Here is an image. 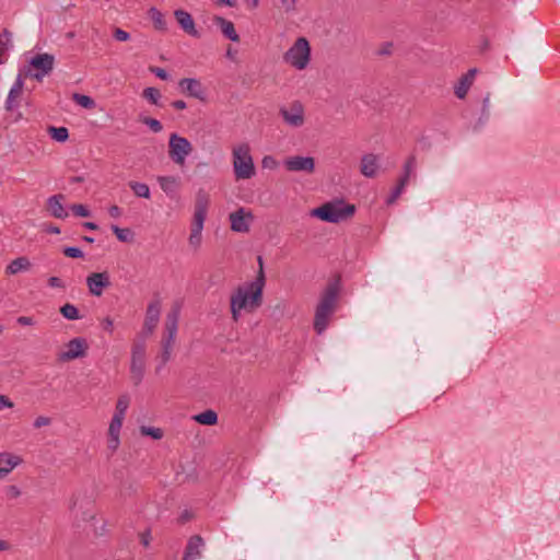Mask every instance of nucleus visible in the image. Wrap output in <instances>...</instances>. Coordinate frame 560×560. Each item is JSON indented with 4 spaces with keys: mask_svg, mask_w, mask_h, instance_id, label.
<instances>
[{
    "mask_svg": "<svg viewBox=\"0 0 560 560\" xmlns=\"http://www.w3.org/2000/svg\"><path fill=\"white\" fill-rule=\"evenodd\" d=\"M73 101L84 108H93L95 106L94 100L89 95L74 93Z\"/></svg>",
    "mask_w": 560,
    "mask_h": 560,
    "instance_id": "obj_39",
    "label": "nucleus"
},
{
    "mask_svg": "<svg viewBox=\"0 0 560 560\" xmlns=\"http://www.w3.org/2000/svg\"><path fill=\"white\" fill-rule=\"evenodd\" d=\"M16 323L21 326H32L35 324V320L31 316H20L18 317Z\"/></svg>",
    "mask_w": 560,
    "mask_h": 560,
    "instance_id": "obj_52",
    "label": "nucleus"
},
{
    "mask_svg": "<svg viewBox=\"0 0 560 560\" xmlns=\"http://www.w3.org/2000/svg\"><path fill=\"white\" fill-rule=\"evenodd\" d=\"M280 2L287 12L295 10L296 0H280Z\"/></svg>",
    "mask_w": 560,
    "mask_h": 560,
    "instance_id": "obj_57",
    "label": "nucleus"
},
{
    "mask_svg": "<svg viewBox=\"0 0 560 560\" xmlns=\"http://www.w3.org/2000/svg\"><path fill=\"white\" fill-rule=\"evenodd\" d=\"M141 122L148 126L155 133L161 132L163 129L161 121L152 117H143L141 118Z\"/></svg>",
    "mask_w": 560,
    "mask_h": 560,
    "instance_id": "obj_43",
    "label": "nucleus"
},
{
    "mask_svg": "<svg viewBox=\"0 0 560 560\" xmlns=\"http://www.w3.org/2000/svg\"><path fill=\"white\" fill-rule=\"evenodd\" d=\"M113 36L118 42H127L130 38V34L119 27L115 28Z\"/></svg>",
    "mask_w": 560,
    "mask_h": 560,
    "instance_id": "obj_49",
    "label": "nucleus"
},
{
    "mask_svg": "<svg viewBox=\"0 0 560 560\" xmlns=\"http://www.w3.org/2000/svg\"><path fill=\"white\" fill-rule=\"evenodd\" d=\"M172 106L177 109V110H182V109H185L187 107V104L185 101L183 100H177V101H174L172 103Z\"/></svg>",
    "mask_w": 560,
    "mask_h": 560,
    "instance_id": "obj_62",
    "label": "nucleus"
},
{
    "mask_svg": "<svg viewBox=\"0 0 560 560\" xmlns=\"http://www.w3.org/2000/svg\"><path fill=\"white\" fill-rule=\"evenodd\" d=\"M178 88L183 94L194 97L202 103L207 102V89L200 80L195 78H184L179 80Z\"/></svg>",
    "mask_w": 560,
    "mask_h": 560,
    "instance_id": "obj_13",
    "label": "nucleus"
},
{
    "mask_svg": "<svg viewBox=\"0 0 560 560\" xmlns=\"http://www.w3.org/2000/svg\"><path fill=\"white\" fill-rule=\"evenodd\" d=\"M51 423V419L49 417H46V416H38L34 422H33V427L35 429H40L43 427H47Z\"/></svg>",
    "mask_w": 560,
    "mask_h": 560,
    "instance_id": "obj_48",
    "label": "nucleus"
},
{
    "mask_svg": "<svg viewBox=\"0 0 560 560\" xmlns=\"http://www.w3.org/2000/svg\"><path fill=\"white\" fill-rule=\"evenodd\" d=\"M476 72H477L476 69H470V70H468V72L466 74H464L459 79V81L455 85V90H454V93L458 98L463 100L467 95L468 90L470 89V86L472 84Z\"/></svg>",
    "mask_w": 560,
    "mask_h": 560,
    "instance_id": "obj_26",
    "label": "nucleus"
},
{
    "mask_svg": "<svg viewBox=\"0 0 560 560\" xmlns=\"http://www.w3.org/2000/svg\"><path fill=\"white\" fill-rule=\"evenodd\" d=\"M148 15L151 19L153 26L156 31L166 32L167 23L164 18V14L156 8L152 7L148 11Z\"/></svg>",
    "mask_w": 560,
    "mask_h": 560,
    "instance_id": "obj_30",
    "label": "nucleus"
},
{
    "mask_svg": "<svg viewBox=\"0 0 560 560\" xmlns=\"http://www.w3.org/2000/svg\"><path fill=\"white\" fill-rule=\"evenodd\" d=\"M284 61L298 70L307 67L311 58L310 43L305 37H299L283 56Z\"/></svg>",
    "mask_w": 560,
    "mask_h": 560,
    "instance_id": "obj_7",
    "label": "nucleus"
},
{
    "mask_svg": "<svg viewBox=\"0 0 560 560\" xmlns=\"http://www.w3.org/2000/svg\"><path fill=\"white\" fill-rule=\"evenodd\" d=\"M47 284L48 287L54 289H66V283L63 282V280L56 276L49 277Z\"/></svg>",
    "mask_w": 560,
    "mask_h": 560,
    "instance_id": "obj_47",
    "label": "nucleus"
},
{
    "mask_svg": "<svg viewBox=\"0 0 560 560\" xmlns=\"http://www.w3.org/2000/svg\"><path fill=\"white\" fill-rule=\"evenodd\" d=\"M32 264L26 256H21L13 259L5 268L7 275H16L21 271L30 270Z\"/></svg>",
    "mask_w": 560,
    "mask_h": 560,
    "instance_id": "obj_27",
    "label": "nucleus"
},
{
    "mask_svg": "<svg viewBox=\"0 0 560 560\" xmlns=\"http://www.w3.org/2000/svg\"><path fill=\"white\" fill-rule=\"evenodd\" d=\"M158 182L161 189L171 198H174L178 189V179L174 176H159Z\"/></svg>",
    "mask_w": 560,
    "mask_h": 560,
    "instance_id": "obj_28",
    "label": "nucleus"
},
{
    "mask_svg": "<svg viewBox=\"0 0 560 560\" xmlns=\"http://www.w3.org/2000/svg\"><path fill=\"white\" fill-rule=\"evenodd\" d=\"M9 493L12 498H18L21 495V490L16 486H10Z\"/></svg>",
    "mask_w": 560,
    "mask_h": 560,
    "instance_id": "obj_63",
    "label": "nucleus"
},
{
    "mask_svg": "<svg viewBox=\"0 0 560 560\" xmlns=\"http://www.w3.org/2000/svg\"><path fill=\"white\" fill-rule=\"evenodd\" d=\"M63 200L65 196L62 194L54 195L47 199V209L56 219H66L68 217V212L62 205Z\"/></svg>",
    "mask_w": 560,
    "mask_h": 560,
    "instance_id": "obj_22",
    "label": "nucleus"
},
{
    "mask_svg": "<svg viewBox=\"0 0 560 560\" xmlns=\"http://www.w3.org/2000/svg\"><path fill=\"white\" fill-rule=\"evenodd\" d=\"M488 107H489V95H487L485 98H483V104H482V116L488 119L489 117V110H488Z\"/></svg>",
    "mask_w": 560,
    "mask_h": 560,
    "instance_id": "obj_61",
    "label": "nucleus"
},
{
    "mask_svg": "<svg viewBox=\"0 0 560 560\" xmlns=\"http://www.w3.org/2000/svg\"><path fill=\"white\" fill-rule=\"evenodd\" d=\"M378 170V159L377 155L373 153L364 154L361 159L360 171L362 175L369 178H373L376 176Z\"/></svg>",
    "mask_w": 560,
    "mask_h": 560,
    "instance_id": "obj_24",
    "label": "nucleus"
},
{
    "mask_svg": "<svg viewBox=\"0 0 560 560\" xmlns=\"http://www.w3.org/2000/svg\"><path fill=\"white\" fill-rule=\"evenodd\" d=\"M130 398L128 395H121L116 402V410L114 416L125 418L126 411L129 407Z\"/></svg>",
    "mask_w": 560,
    "mask_h": 560,
    "instance_id": "obj_38",
    "label": "nucleus"
},
{
    "mask_svg": "<svg viewBox=\"0 0 560 560\" xmlns=\"http://www.w3.org/2000/svg\"><path fill=\"white\" fill-rule=\"evenodd\" d=\"M119 446V435L109 436L108 435V448L115 452Z\"/></svg>",
    "mask_w": 560,
    "mask_h": 560,
    "instance_id": "obj_54",
    "label": "nucleus"
},
{
    "mask_svg": "<svg viewBox=\"0 0 560 560\" xmlns=\"http://www.w3.org/2000/svg\"><path fill=\"white\" fill-rule=\"evenodd\" d=\"M54 67L55 56L48 52H40L33 56L20 71H22L24 78H32L37 82H42L45 77L52 72Z\"/></svg>",
    "mask_w": 560,
    "mask_h": 560,
    "instance_id": "obj_5",
    "label": "nucleus"
},
{
    "mask_svg": "<svg viewBox=\"0 0 560 560\" xmlns=\"http://www.w3.org/2000/svg\"><path fill=\"white\" fill-rule=\"evenodd\" d=\"M339 281L329 282L322 293L319 303L317 304L314 317V330L322 335L329 323L330 316L334 314L339 295Z\"/></svg>",
    "mask_w": 560,
    "mask_h": 560,
    "instance_id": "obj_2",
    "label": "nucleus"
},
{
    "mask_svg": "<svg viewBox=\"0 0 560 560\" xmlns=\"http://www.w3.org/2000/svg\"><path fill=\"white\" fill-rule=\"evenodd\" d=\"M129 187L137 197L149 199L151 196L150 188L145 183L130 182Z\"/></svg>",
    "mask_w": 560,
    "mask_h": 560,
    "instance_id": "obj_34",
    "label": "nucleus"
},
{
    "mask_svg": "<svg viewBox=\"0 0 560 560\" xmlns=\"http://www.w3.org/2000/svg\"><path fill=\"white\" fill-rule=\"evenodd\" d=\"M141 544L144 546V547H148L150 545V540H151V534H150V530H145L144 533L141 534Z\"/></svg>",
    "mask_w": 560,
    "mask_h": 560,
    "instance_id": "obj_59",
    "label": "nucleus"
},
{
    "mask_svg": "<svg viewBox=\"0 0 560 560\" xmlns=\"http://www.w3.org/2000/svg\"><path fill=\"white\" fill-rule=\"evenodd\" d=\"M416 165H417V160H416V156L415 155H410L407 161L405 162V165H404V174L401 175L400 178H406V183H408L409 180V177L411 175V173L413 172V170L416 168Z\"/></svg>",
    "mask_w": 560,
    "mask_h": 560,
    "instance_id": "obj_41",
    "label": "nucleus"
},
{
    "mask_svg": "<svg viewBox=\"0 0 560 560\" xmlns=\"http://www.w3.org/2000/svg\"><path fill=\"white\" fill-rule=\"evenodd\" d=\"M24 77L22 71H20L15 78L13 85L11 86L8 97L5 100V109L8 112H13L14 109L20 107V98L23 93L24 88Z\"/></svg>",
    "mask_w": 560,
    "mask_h": 560,
    "instance_id": "obj_16",
    "label": "nucleus"
},
{
    "mask_svg": "<svg viewBox=\"0 0 560 560\" xmlns=\"http://www.w3.org/2000/svg\"><path fill=\"white\" fill-rule=\"evenodd\" d=\"M191 151L192 145L187 138L175 132L171 133L168 140V156L174 163L184 165L186 156H188Z\"/></svg>",
    "mask_w": 560,
    "mask_h": 560,
    "instance_id": "obj_8",
    "label": "nucleus"
},
{
    "mask_svg": "<svg viewBox=\"0 0 560 560\" xmlns=\"http://www.w3.org/2000/svg\"><path fill=\"white\" fill-rule=\"evenodd\" d=\"M62 254L69 258H83L84 253L79 247L66 246L62 248Z\"/></svg>",
    "mask_w": 560,
    "mask_h": 560,
    "instance_id": "obj_45",
    "label": "nucleus"
},
{
    "mask_svg": "<svg viewBox=\"0 0 560 560\" xmlns=\"http://www.w3.org/2000/svg\"><path fill=\"white\" fill-rule=\"evenodd\" d=\"M174 16L185 33L195 38L200 37V33L197 31L194 19L189 12L183 9H177L174 11Z\"/></svg>",
    "mask_w": 560,
    "mask_h": 560,
    "instance_id": "obj_19",
    "label": "nucleus"
},
{
    "mask_svg": "<svg viewBox=\"0 0 560 560\" xmlns=\"http://www.w3.org/2000/svg\"><path fill=\"white\" fill-rule=\"evenodd\" d=\"M60 314L68 320H77L81 318L79 310L71 303H66L60 307Z\"/></svg>",
    "mask_w": 560,
    "mask_h": 560,
    "instance_id": "obj_33",
    "label": "nucleus"
},
{
    "mask_svg": "<svg viewBox=\"0 0 560 560\" xmlns=\"http://www.w3.org/2000/svg\"><path fill=\"white\" fill-rule=\"evenodd\" d=\"M209 205H210L209 195L203 189H199L196 195L195 211H194V218H192V222H191L190 232L202 233Z\"/></svg>",
    "mask_w": 560,
    "mask_h": 560,
    "instance_id": "obj_9",
    "label": "nucleus"
},
{
    "mask_svg": "<svg viewBox=\"0 0 560 560\" xmlns=\"http://www.w3.org/2000/svg\"><path fill=\"white\" fill-rule=\"evenodd\" d=\"M178 328V312L173 311L167 314L162 337V351L160 354V364L155 368V373L159 374L165 364L171 360L172 351L175 345L176 334Z\"/></svg>",
    "mask_w": 560,
    "mask_h": 560,
    "instance_id": "obj_4",
    "label": "nucleus"
},
{
    "mask_svg": "<svg viewBox=\"0 0 560 560\" xmlns=\"http://www.w3.org/2000/svg\"><path fill=\"white\" fill-rule=\"evenodd\" d=\"M284 166L290 172L313 173L315 168V161L311 156L295 155L288 158L284 161Z\"/></svg>",
    "mask_w": 560,
    "mask_h": 560,
    "instance_id": "obj_17",
    "label": "nucleus"
},
{
    "mask_svg": "<svg viewBox=\"0 0 560 560\" xmlns=\"http://www.w3.org/2000/svg\"><path fill=\"white\" fill-rule=\"evenodd\" d=\"M70 209L75 217L88 218L91 215L90 209L82 203H73Z\"/></svg>",
    "mask_w": 560,
    "mask_h": 560,
    "instance_id": "obj_44",
    "label": "nucleus"
},
{
    "mask_svg": "<svg viewBox=\"0 0 560 560\" xmlns=\"http://www.w3.org/2000/svg\"><path fill=\"white\" fill-rule=\"evenodd\" d=\"M262 167L265 168H275L277 166V161L275 158L267 155L261 161Z\"/></svg>",
    "mask_w": 560,
    "mask_h": 560,
    "instance_id": "obj_51",
    "label": "nucleus"
},
{
    "mask_svg": "<svg viewBox=\"0 0 560 560\" xmlns=\"http://www.w3.org/2000/svg\"><path fill=\"white\" fill-rule=\"evenodd\" d=\"M393 52V44L392 43H384L382 48L378 51V55L381 56H389Z\"/></svg>",
    "mask_w": 560,
    "mask_h": 560,
    "instance_id": "obj_56",
    "label": "nucleus"
},
{
    "mask_svg": "<svg viewBox=\"0 0 560 560\" xmlns=\"http://www.w3.org/2000/svg\"><path fill=\"white\" fill-rule=\"evenodd\" d=\"M145 348L143 340L132 345L130 374L135 385H139L144 375Z\"/></svg>",
    "mask_w": 560,
    "mask_h": 560,
    "instance_id": "obj_11",
    "label": "nucleus"
},
{
    "mask_svg": "<svg viewBox=\"0 0 560 560\" xmlns=\"http://www.w3.org/2000/svg\"><path fill=\"white\" fill-rule=\"evenodd\" d=\"M201 240H202V233H192V232H190V235H189V238H188V243H189V245L191 247L197 249L201 245Z\"/></svg>",
    "mask_w": 560,
    "mask_h": 560,
    "instance_id": "obj_46",
    "label": "nucleus"
},
{
    "mask_svg": "<svg viewBox=\"0 0 560 560\" xmlns=\"http://www.w3.org/2000/svg\"><path fill=\"white\" fill-rule=\"evenodd\" d=\"M150 71L161 80H167L170 77L167 71L160 67H150Z\"/></svg>",
    "mask_w": 560,
    "mask_h": 560,
    "instance_id": "obj_50",
    "label": "nucleus"
},
{
    "mask_svg": "<svg viewBox=\"0 0 560 560\" xmlns=\"http://www.w3.org/2000/svg\"><path fill=\"white\" fill-rule=\"evenodd\" d=\"M279 114L291 127H301L304 124V108L299 101L291 103L289 107H281Z\"/></svg>",
    "mask_w": 560,
    "mask_h": 560,
    "instance_id": "obj_14",
    "label": "nucleus"
},
{
    "mask_svg": "<svg viewBox=\"0 0 560 560\" xmlns=\"http://www.w3.org/2000/svg\"><path fill=\"white\" fill-rule=\"evenodd\" d=\"M122 421H124V418L113 416L112 421L109 423V428H108V435L109 436H114V435H119L120 434V429H121V425H122Z\"/></svg>",
    "mask_w": 560,
    "mask_h": 560,
    "instance_id": "obj_42",
    "label": "nucleus"
},
{
    "mask_svg": "<svg viewBox=\"0 0 560 560\" xmlns=\"http://www.w3.org/2000/svg\"><path fill=\"white\" fill-rule=\"evenodd\" d=\"M113 327H114V323H113V319L110 317H106L104 320H103V328L109 332L113 331Z\"/></svg>",
    "mask_w": 560,
    "mask_h": 560,
    "instance_id": "obj_60",
    "label": "nucleus"
},
{
    "mask_svg": "<svg viewBox=\"0 0 560 560\" xmlns=\"http://www.w3.org/2000/svg\"><path fill=\"white\" fill-rule=\"evenodd\" d=\"M253 219L250 212H246L244 208L230 213L231 230L238 233H246L249 231V224L246 219Z\"/></svg>",
    "mask_w": 560,
    "mask_h": 560,
    "instance_id": "obj_18",
    "label": "nucleus"
},
{
    "mask_svg": "<svg viewBox=\"0 0 560 560\" xmlns=\"http://www.w3.org/2000/svg\"><path fill=\"white\" fill-rule=\"evenodd\" d=\"M205 541L200 535L191 536L186 545L183 560H196L201 556Z\"/></svg>",
    "mask_w": 560,
    "mask_h": 560,
    "instance_id": "obj_20",
    "label": "nucleus"
},
{
    "mask_svg": "<svg viewBox=\"0 0 560 560\" xmlns=\"http://www.w3.org/2000/svg\"><path fill=\"white\" fill-rule=\"evenodd\" d=\"M48 133L54 140H56L58 142H65L69 138V131L66 127L50 126L48 128Z\"/></svg>",
    "mask_w": 560,
    "mask_h": 560,
    "instance_id": "obj_35",
    "label": "nucleus"
},
{
    "mask_svg": "<svg viewBox=\"0 0 560 560\" xmlns=\"http://www.w3.org/2000/svg\"><path fill=\"white\" fill-rule=\"evenodd\" d=\"M259 271L255 280L238 285L230 298V308L232 318L237 322L241 312L253 313L262 304V292L266 283L265 272L262 269V258L258 256Z\"/></svg>",
    "mask_w": 560,
    "mask_h": 560,
    "instance_id": "obj_1",
    "label": "nucleus"
},
{
    "mask_svg": "<svg viewBox=\"0 0 560 560\" xmlns=\"http://www.w3.org/2000/svg\"><path fill=\"white\" fill-rule=\"evenodd\" d=\"M12 47L11 32L4 28L0 34V65L5 63L8 51Z\"/></svg>",
    "mask_w": 560,
    "mask_h": 560,
    "instance_id": "obj_29",
    "label": "nucleus"
},
{
    "mask_svg": "<svg viewBox=\"0 0 560 560\" xmlns=\"http://www.w3.org/2000/svg\"><path fill=\"white\" fill-rule=\"evenodd\" d=\"M108 214L109 217L117 219L122 214V210L118 206L113 205L108 208Z\"/></svg>",
    "mask_w": 560,
    "mask_h": 560,
    "instance_id": "obj_55",
    "label": "nucleus"
},
{
    "mask_svg": "<svg viewBox=\"0 0 560 560\" xmlns=\"http://www.w3.org/2000/svg\"><path fill=\"white\" fill-rule=\"evenodd\" d=\"M191 518H192V513L190 511H188V510H185V511L182 512V514L179 516V522L182 524H184V523L190 521Z\"/></svg>",
    "mask_w": 560,
    "mask_h": 560,
    "instance_id": "obj_58",
    "label": "nucleus"
},
{
    "mask_svg": "<svg viewBox=\"0 0 560 560\" xmlns=\"http://www.w3.org/2000/svg\"><path fill=\"white\" fill-rule=\"evenodd\" d=\"M408 183H406V178H399L398 179V183L397 185L395 186V188L392 190V192L389 194V196L387 197L386 199V203L387 205H393L396 202V200L400 197V195L402 194L406 185Z\"/></svg>",
    "mask_w": 560,
    "mask_h": 560,
    "instance_id": "obj_37",
    "label": "nucleus"
},
{
    "mask_svg": "<svg viewBox=\"0 0 560 560\" xmlns=\"http://www.w3.org/2000/svg\"><path fill=\"white\" fill-rule=\"evenodd\" d=\"M140 432L142 435L151 436L154 440H161L163 438V431L160 428L142 425Z\"/></svg>",
    "mask_w": 560,
    "mask_h": 560,
    "instance_id": "obj_40",
    "label": "nucleus"
},
{
    "mask_svg": "<svg viewBox=\"0 0 560 560\" xmlns=\"http://www.w3.org/2000/svg\"><path fill=\"white\" fill-rule=\"evenodd\" d=\"M233 170L237 180L249 179L255 175V165L247 143L233 149Z\"/></svg>",
    "mask_w": 560,
    "mask_h": 560,
    "instance_id": "obj_6",
    "label": "nucleus"
},
{
    "mask_svg": "<svg viewBox=\"0 0 560 560\" xmlns=\"http://www.w3.org/2000/svg\"><path fill=\"white\" fill-rule=\"evenodd\" d=\"M161 306L159 301L151 302L147 307L144 329L152 334L160 319Z\"/></svg>",
    "mask_w": 560,
    "mask_h": 560,
    "instance_id": "obj_21",
    "label": "nucleus"
},
{
    "mask_svg": "<svg viewBox=\"0 0 560 560\" xmlns=\"http://www.w3.org/2000/svg\"><path fill=\"white\" fill-rule=\"evenodd\" d=\"M355 213V206L347 203L343 199H337L324 203L312 211V215L328 223L346 221Z\"/></svg>",
    "mask_w": 560,
    "mask_h": 560,
    "instance_id": "obj_3",
    "label": "nucleus"
},
{
    "mask_svg": "<svg viewBox=\"0 0 560 560\" xmlns=\"http://www.w3.org/2000/svg\"><path fill=\"white\" fill-rule=\"evenodd\" d=\"M112 231L116 237L124 243H130L133 240V233L130 229H121L118 225H112Z\"/></svg>",
    "mask_w": 560,
    "mask_h": 560,
    "instance_id": "obj_36",
    "label": "nucleus"
},
{
    "mask_svg": "<svg viewBox=\"0 0 560 560\" xmlns=\"http://www.w3.org/2000/svg\"><path fill=\"white\" fill-rule=\"evenodd\" d=\"M142 96L149 103H151L155 106H160V107L162 106V104L160 103V101L162 98V94L159 89L152 88V86L145 88L142 92Z\"/></svg>",
    "mask_w": 560,
    "mask_h": 560,
    "instance_id": "obj_32",
    "label": "nucleus"
},
{
    "mask_svg": "<svg viewBox=\"0 0 560 560\" xmlns=\"http://www.w3.org/2000/svg\"><path fill=\"white\" fill-rule=\"evenodd\" d=\"M66 347L67 350L58 354V360L60 362H69L79 358H84L89 348L86 340L82 337L71 339Z\"/></svg>",
    "mask_w": 560,
    "mask_h": 560,
    "instance_id": "obj_12",
    "label": "nucleus"
},
{
    "mask_svg": "<svg viewBox=\"0 0 560 560\" xmlns=\"http://www.w3.org/2000/svg\"><path fill=\"white\" fill-rule=\"evenodd\" d=\"M22 463V458L11 453H0V478L10 474Z\"/></svg>",
    "mask_w": 560,
    "mask_h": 560,
    "instance_id": "obj_25",
    "label": "nucleus"
},
{
    "mask_svg": "<svg viewBox=\"0 0 560 560\" xmlns=\"http://www.w3.org/2000/svg\"><path fill=\"white\" fill-rule=\"evenodd\" d=\"M192 419L202 425H214L218 423V415L215 411L208 409L198 415H195Z\"/></svg>",
    "mask_w": 560,
    "mask_h": 560,
    "instance_id": "obj_31",
    "label": "nucleus"
},
{
    "mask_svg": "<svg viewBox=\"0 0 560 560\" xmlns=\"http://www.w3.org/2000/svg\"><path fill=\"white\" fill-rule=\"evenodd\" d=\"M86 285L94 296H101L104 289L110 285V277L107 271L92 272L86 277Z\"/></svg>",
    "mask_w": 560,
    "mask_h": 560,
    "instance_id": "obj_15",
    "label": "nucleus"
},
{
    "mask_svg": "<svg viewBox=\"0 0 560 560\" xmlns=\"http://www.w3.org/2000/svg\"><path fill=\"white\" fill-rule=\"evenodd\" d=\"M13 401L5 395H0V409L13 408Z\"/></svg>",
    "mask_w": 560,
    "mask_h": 560,
    "instance_id": "obj_53",
    "label": "nucleus"
},
{
    "mask_svg": "<svg viewBox=\"0 0 560 560\" xmlns=\"http://www.w3.org/2000/svg\"><path fill=\"white\" fill-rule=\"evenodd\" d=\"M83 226H84L85 229H88V230H92V231H95V230H97V229H98V225H97L96 223H94V222H90V221H89V222H84V223H83Z\"/></svg>",
    "mask_w": 560,
    "mask_h": 560,
    "instance_id": "obj_64",
    "label": "nucleus"
},
{
    "mask_svg": "<svg viewBox=\"0 0 560 560\" xmlns=\"http://www.w3.org/2000/svg\"><path fill=\"white\" fill-rule=\"evenodd\" d=\"M209 205H210L209 195L203 189H199L196 195L195 211H194V218H192V222H191L190 232L202 233Z\"/></svg>",
    "mask_w": 560,
    "mask_h": 560,
    "instance_id": "obj_10",
    "label": "nucleus"
},
{
    "mask_svg": "<svg viewBox=\"0 0 560 560\" xmlns=\"http://www.w3.org/2000/svg\"><path fill=\"white\" fill-rule=\"evenodd\" d=\"M213 23L220 28L223 36L231 42H240V36L235 30L233 22L226 20L225 18L215 15L213 18Z\"/></svg>",
    "mask_w": 560,
    "mask_h": 560,
    "instance_id": "obj_23",
    "label": "nucleus"
}]
</instances>
